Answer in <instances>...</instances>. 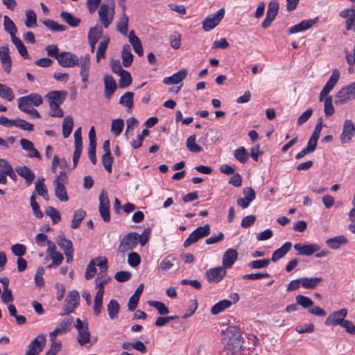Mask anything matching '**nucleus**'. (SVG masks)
Returning <instances> with one entry per match:
<instances>
[{"label":"nucleus","mask_w":355,"mask_h":355,"mask_svg":"<svg viewBox=\"0 0 355 355\" xmlns=\"http://www.w3.org/2000/svg\"><path fill=\"white\" fill-rule=\"evenodd\" d=\"M225 340V352L231 355L236 354L241 349V332L238 327H229L224 331Z\"/></svg>","instance_id":"1"},{"label":"nucleus","mask_w":355,"mask_h":355,"mask_svg":"<svg viewBox=\"0 0 355 355\" xmlns=\"http://www.w3.org/2000/svg\"><path fill=\"white\" fill-rule=\"evenodd\" d=\"M18 108L21 111H26L30 107H37L43 102L42 96L37 93H31L29 95L20 97L17 99Z\"/></svg>","instance_id":"2"},{"label":"nucleus","mask_w":355,"mask_h":355,"mask_svg":"<svg viewBox=\"0 0 355 355\" xmlns=\"http://www.w3.org/2000/svg\"><path fill=\"white\" fill-rule=\"evenodd\" d=\"M139 235L136 232H130L127 234L121 241L118 250L121 253H125L128 251L133 250L139 242Z\"/></svg>","instance_id":"3"},{"label":"nucleus","mask_w":355,"mask_h":355,"mask_svg":"<svg viewBox=\"0 0 355 355\" xmlns=\"http://www.w3.org/2000/svg\"><path fill=\"white\" fill-rule=\"evenodd\" d=\"M210 234V227L209 224L197 227L184 242V247L188 248L191 245L196 243L199 239L208 236Z\"/></svg>","instance_id":"4"},{"label":"nucleus","mask_w":355,"mask_h":355,"mask_svg":"<svg viewBox=\"0 0 355 355\" xmlns=\"http://www.w3.org/2000/svg\"><path fill=\"white\" fill-rule=\"evenodd\" d=\"M114 3L112 1V6L110 7L105 3L100 6L98 10L99 21L105 28H107L113 21L114 15Z\"/></svg>","instance_id":"5"},{"label":"nucleus","mask_w":355,"mask_h":355,"mask_svg":"<svg viewBox=\"0 0 355 355\" xmlns=\"http://www.w3.org/2000/svg\"><path fill=\"white\" fill-rule=\"evenodd\" d=\"M225 15V9L220 8L216 12L208 15L202 21V28L205 31H210L217 26Z\"/></svg>","instance_id":"6"},{"label":"nucleus","mask_w":355,"mask_h":355,"mask_svg":"<svg viewBox=\"0 0 355 355\" xmlns=\"http://www.w3.org/2000/svg\"><path fill=\"white\" fill-rule=\"evenodd\" d=\"M80 295L78 291H71L69 293L64 300L62 312L60 315H68L72 313L79 305Z\"/></svg>","instance_id":"7"},{"label":"nucleus","mask_w":355,"mask_h":355,"mask_svg":"<svg viewBox=\"0 0 355 355\" xmlns=\"http://www.w3.org/2000/svg\"><path fill=\"white\" fill-rule=\"evenodd\" d=\"M279 8V5L277 0H272L269 3L266 17L261 23L263 28L266 29L271 25L277 15Z\"/></svg>","instance_id":"8"},{"label":"nucleus","mask_w":355,"mask_h":355,"mask_svg":"<svg viewBox=\"0 0 355 355\" xmlns=\"http://www.w3.org/2000/svg\"><path fill=\"white\" fill-rule=\"evenodd\" d=\"M46 337L43 334L37 336L28 345L26 354L28 355H39L46 344Z\"/></svg>","instance_id":"9"},{"label":"nucleus","mask_w":355,"mask_h":355,"mask_svg":"<svg viewBox=\"0 0 355 355\" xmlns=\"http://www.w3.org/2000/svg\"><path fill=\"white\" fill-rule=\"evenodd\" d=\"M99 207L98 211L101 216L104 222L110 220V200L107 193L105 191H102L99 196Z\"/></svg>","instance_id":"10"},{"label":"nucleus","mask_w":355,"mask_h":355,"mask_svg":"<svg viewBox=\"0 0 355 355\" xmlns=\"http://www.w3.org/2000/svg\"><path fill=\"white\" fill-rule=\"evenodd\" d=\"M347 315V309H341L336 311H333L327 318L324 324L327 326H337L340 325L345 320Z\"/></svg>","instance_id":"11"},{"label":"nucleus","mask_w":355,"mask_h":355,"mask_svg":"<svg viewBox=\"0 0 355 355\" xmlns=\"http://www.w3.org/2000/svg\"><path fill=\"white\" fill-rule=\"evenodd\" d=\"M57 60L62 67H73L78 63V57L69 51H62Z\"/></svg>","instance_id":"12"},{"label":"nucleus","mask_w":355,"mask_h":355,"mask_svg":"<svg viewBox=\"0 0 355 355\" xmlns=\"http://www.w3.org/2000/svg\"><path fill=\"white\" fill-rule=\"evenodd\" d=\"M76 66L80 68V76L83 83H87L88 82L89 68H90V56L87 54L84 56L78 58V63Z\"/></svg>","instance_id":"13"},{"label":"nucleus","mask_w":355,"mask_h":355,"mask_svg":"<svg viewBox=\"0 0 355 355\" xmlns=\"http://www.w3.org/2000/svg\"><path fill=\"white\" fill-rule=\"evenodd\" d=\"M227 271L223 266H218L208 270L206 272V277L210 283H218L226 275Z\"/></svg>","instance_id":"14"},{"label":"nucleus","mask_w":355,"mask_h":355,"mask_svg":"<svg viewBox=\"0 0 355 355\" xmlns=\"http://www.w3.org/2000/svg\"><path fill=\"white\" fill-rule=\"evenodd\" d=\"M293 247L299 254L306 256H311L320 249V246L317 243L302 244L299 243L295 244Z\"/></svg>","instance_id":"15"},{"label":"nucleus","mask_w":355,"mask_h":355,"mask_svg":"<svg viewBox=\"0 0 355 355\" xmlns=\"http://www.w3.org/2000/svg\"><path fill=\"white\" fill-rule=\"evenodd\" d=\"M318 21V17L311 19L303 20L300 23L291 26L288 30V33L291 35L308 30L312 27Z\"/></svg>","instance_id":"16"},{"label":"nucleus","mask_w":355,"mask_h":355,"mask_svg":"<svg viewBox=\"0 0 355 355\" xmlns=\"http://www.w3.org/2000/svg\"><path fill=\"white\" fill-rule=\"evenodd\" d=\"M354 127L355 126L352 120H345L343 128V132L340 135V141L343 144L348 143L352 139Z\"/></svg>","instance_id":"17"},{"label":"nucleus","mask_w":355,"mask_h":355,"mask_svg":"<svg viewBox=\"0 0 355 355\" xmlns=\"http://www.w3.org/2000/svg\"><path fill=\"white\" fill-rule=\"evenodd\" d=\"M0 60L3 65V70L9 73L11 71L12 60L9 54L8 46L0 48Z\"/></svg>","instance_id":"18"},{"label":"nucleus","mask_w":355,"mask_h":355,"mask_svg":"<svg viewBox=\"0 0 355 355\" xmlns=\"http://www.w3.org/2000/svg\"><path fill=\"white\" fill-rule=\"evenodd\" d=\"M238 257V252L232 248L227 249L223 257V266L227 269L232 267Z\"/></svg>","instance_id":"19"},{"label":"nucleus","mask_w":355,"mask_h":355,"mask_svg":"<svg viewBox=\"0 0 355 355\" xmlns=\"http://www.w3.org/2000/svg\"><path fill=\"white\" fill-rule=\"evenodd\" d=\"M15 171L20 177L25 180L27 185H30L35 178L33 171L26 166H17Z\"/></svg>","instance_id":"20"},{"label":"nucleus","mask_w":355,"mask_h":355,"mask_svg":"<svg viewBox=\"0 0 355 355\" xmlns=\"http://www.w3.org/2000/svg\"><path fill=\"white\" fill-rule=\"evenodd\" d=\"M187 75V70L182 69L171 76L166 77L163 79V83L165 85L178 84L182 82Z\"/></svg>","instance_id":"21"},{"label":"nucleus","mask_w":355,"mask_h":355,"mask_svg":"<svg viewBox=\"0 0 355 355\" xmlns=\"http://www.w3.org/2000/svg\"><path fill=\"white\" fill-rule=\"evenodd\" d=\"M105 96L110 98L117 88L115 80L110 75L104 76Z\"/></svg>","instance_id":"22"},{"label":"nucleus","mask_w":355,"mask_h":355,"mask_svg":"<svg viewBox=\"0 0 355 355\" xmlns=\"http://www.w3.org/2000/svg\"><path fill=\"white\" fill-rule=\"evenodd\" d=\"M67 94L65 91H51L46 94V98L49 101V104L55 103L60 105L65 100Z\"/></svg>","instance_id":"23"},{"label":"nucleus","mask_w":355,"mask_h":355,"mask_svg":"<svg viewBox=\"0 0 355 355\" xmlns=\"http://www.w3.org/2000/svg\"><path fill=\"white\" fill-rule=\"evenodd\" d=\"M301 278L302 287L305 289H314L324 281L323 278L320 277Z\"/></svg>","instance_id":"24"},{"label":"nucleus","mask_w":355,"mask_h":355,"mask_svg":"<svg viewBox=\"0 0 355 355\" xmlns=\"http://www.w3.org/2000/svg\"><path fill=\"white\" fill-rule=\"evenodd\" d=\"M291 247L292 243L291 242H286L282 246H281L273 252L270 261L276 262L281 258L284 257L291 250Z\"/></svg>","instance_id":"25"},{"label":"nucleus","mask_w":355,"mask_h":355,"mask_svg":"<svg viewBox=\"0 0 355 355\" xmlns=\"http://www.w3.org/2000/svg\"><path fill=\"white\" fill-rule=\"evenodd\" d=\"M134 55L131 52L130 45L125 44L121 51L122 64L125 67H129L133 61Z\"/></svg>","instance_id":"26"},{"label":"nucleus","mask_w":355,"mask_h":355,"mask_svg":"<svg viewBox=\"0 0 355 355\" xmlns=\"http://www.w3.org/2000/svg\"><path fill=\"white\" fill-rule=\"evenodd\" d=\"M347 241H348L345 236L340 235L327 239L326 241V244L331 249L336 250L340 246L345 245Z\"/></svg>","instance_id":"27"},{"label":"nucleus","mask_w":355,"mask_h":355,"mask_svg":"<svg viewBox=\"0 0 355 355\" xmlns=\"http://www.w3.org/2000/svg\"><path fill=\"white\" fill-rule=\"evenodd\" d=\"M128 17L125 13L123 10L119 21L116 24V29L124 36L128 35Z\"/></svg>","instance_id":"28"},{"label":"nucleus","mask_w":355,"mask_h":355,"mask_svg":"<svg viewBox=\"0 0 355 355\" xmlns=\"http://www.w3.org/2000/svg\"><path fill=\"white\" fill-rule=\"evenodd\" d=\"M109 317L111 320L118 318L120 305L116 300H111L107 305Z\"/></svg>","instance_id":"29"},{"label":"nucleus","mask_w":355,"mask_h":355,"mask_svg":"<svg viewBox=\"0 0 355 355\" xmlns=\"http://www.w3.org/2000/svg\"><path fill=\"white\" fill-rule=\"evenodd\" d=\"M134 94L131 92H125L119 99V103L128 108V112H131L133 107Z\"/></svg>","instance_id":"30"},{"label":"nucleus","mask_w":355,"mask_h":355,"mask_svg":"<svg viewBox=\"0 0 355 355\" xmlns=\"http://www.w3.org/2000/svg\"><path fill=\"white\" fill-rule=\"evenodd\" d=\"M232 304V302L228 300H223L216 304H215L211 309V313L213 315H217L220 313V312L223 311L226 309H228L230 307Z\"/></svg>","instance_id":"31"},{"label":"nucleus","mask_w":355,"mask_h":355,"mask_svg":"<svg viewBox=\"0 0 355 355\" xmlns=\"http://www.w3.org/2000/svg\"><path fill=\"white\" fill-rule=\"evenodd\" d=\"M91 334L89 331L88 327H85L84 329L78 331L77 341L80 346H85L90 342Z\"/></svg>","instance_id":"32"},{"label":"nucleus","mask_w":355,"mask_h":355,"mask_svg":"<svg viewBox=\"0 0 355 355\" xmlns=\"http://www.w3.org/2000/svg\"><path fill=\"white\" fill-rule=\"evenodd\" d=\"M340 76V72L337 69H334L332 71V73L325 84L324 87L322 89L327 91V92H330L331 90L334 87L336 84L337 83Z\"/></svg>","instance_id":"33"},{"label":"nucleus","mask_w":355,"mask_h":355,"mask_svg":"<svg viewBox=\"0 0 355 355\" xmlns=\"http://www.w3.org/2000/svg\"><path fill=\"white\" fill-rule=\"evenodd\" d=\"M60 17L71 27H77L80 23L79 18L73 16L71 13L66 11L61 12Z\"/></svg>","instance_id":"34"},{"label":"nucleus","mask_w":355,"mask_h":355,"mask_svg":"<svg viewBox=\"0 0 355 355\" xmlns=\"http://www.w3.org/2000/svg\"><path fill=\"white\" fill-rule=\"evenodd\" d=\"M175 261H176L175 257L168 255L161 260L158 269L161 271H168L173 268Z\"/></svg>","instance_id":"35"},{"label":"nucleus","mask_w":355,"mask_h":355,"mask_svg":"<svg viewBox=\"0 0 355 355\" xmlns=\"http://www.w3.org/2000/svg\"><path fill=\"white\" fill-rule=\"evenodd\" d=\"M73 125V118L70 116H67L62 123V135L64 138H67L69 137L72 132Z\"/></svg>","instance_id":"36"},{"label":"nucleus","mask_w":355,"mask_h":355,"mask_svg":"<svg viewBox=\"0 0 355 355\" xmlns=\"http://www.w3.org/2000/svg\"><path fill=\"white\" fill-rule=\"evenodd\" d=\"M112 279L110 277H105V274H98L96 279V288L97 292H101V295L104 294V286Z\"/></svg>","instance_id":"37"},{"label":"nucleus","mask_w":355,"mask_h":355,"mask_svg":"<svg viewBox=\"0 0 355 355\" xmlns=\"http://www.w3.org/2000/svg\"><path fill=\"white\" fill-rule=\"evenodd\" d=\"M352 99L354 98L350 96L347 89L343 87L338 92L335 103L337 105H342Z\"/></svg>","instance_id":"38"},{"label":"nucleus","mask_w":355,"mask_h":355,"mask_svg":"<svg viewBox=\"0 0 355 355\" xmlns=\"http://www.w3.org/2000/svg\"><path fill=\"white\" fill-rule=\"evenodd\" d=\"M86 212L83 209H78L74 211L71 227L73 229L78 227L84 219Z\"/></svg>","instance_id":"39"},{"label":"nucleus","mask_w":355,"mask_h":355,"mask_svg":"<svg viewBox=\"0 0 355 355\" xmlns=\"http://www.w3.org/2000/svg\"><path fill=\"white\" fill-rule=\"evenodd\" d=\"M12 42L15 44L16 48L18 50L19 53L20 55L24 58H28V53L26 49V47L24 46L21 40L17 37H14L11 39Z\"/></svg>","instance_id":"40"},{"label":"nucleus","mask_w":355,"mask_h":355,"mask_svg":"<svg viewBox=\"0 0 355 355\" xmlns=\"http://www.w3.org/2000/svg\"><path fill=\"white\" fill-rule=\"evenodd\" d=\"M124 127V121L121 119H114L112 121L111 132L115 136H119L122 132Z\"/></svg>","instance_id":"41"},{"label":"nucleus","mask_w":355,"mask_h":355,"mask_svg":"<svg viewBox=\"0 0 355 355\" xmlns=\"http://www.w3.org/2000/svg\"><path fill=\"white\" fill-rule=\"evenodd\" d=\"M0 97L12 101L15 98V94L10 87L0 83Z\"/></svg>","instance_id":"42"},{"label":"nucleus","mask_w":355,"mask_h":355,"mask_svg":"<svg viewBox=\"0 0 355 355\" xmlns=\"http://www.w3.org/2000/svg\"><path fill=\"white\" fill-rule=\"evenodd\" d=\"M234 155L235 159L241 164H245L248 159V153L243 146L235 150Z\"/></svg>","instance_id":"43"},{"label":"nucleus","mask_w":355,"mask_h":355,"mask_svg":"<svg viewBox=\"0 0 355 355\" xmlns=\"http://www.w3.org/2000/svg\"><path fill=\"white\" fill-rule=\"evenodd\" d=\"M25 26L27 28H33L37 26V16L33 10H28L26 11Z\"/></svg>","instance_id":"44"},{"label":"nucleus","mask_w":355,"mask_h":355,"mask_svg":"<svg viewBox=\"0 0 355 355\" xmlns=\"http://www.w3.org/2000/svg\"><path fill=\"white\" fill-rule=\"evenodd\" d=\"M196 137L195 135H191L187 140V147L189 151L195 153L202 150L201 146L196 143Z\"/></svg>","instance_id":"45"},{"label":"nucleus","mask_w":355,"mask_h":355,"mask_svg":"<svg viewBox=\"0 0 355 355\" xmlns=\"http://www.w3.org/2000/svg\"><path fill=\"white\" fill-rule=\"evenodd\" d=\"M3 25L5 30L10 35L11 39L16 37L17 28L14 22L8 16H4Z\"/></svg>","instance_id":"46"},{"label":"nucleus","mask_w":355,"mask_h":355,"mask_svg":"<svg viewBox=\"0 0 355 355\" xmlns=\"http://www.w3.org/2000/svg\"><path fill=\"white\" fill-rule=\"evenodd\" d=\"M295 301L297 304L301 306L304 309H310L314 304L313 301L311 298L302 295H297L295 297Z\"/></svg>","instance_id":"47"},{"label":"nucleus","mask_w":355,"mask_h":355,"mask_svg":"<svg viewBox=\"0 0 355 355\" xmlns=\"http://www.w3.org/2000/svg\"><path fill=\"white\" fill-rule=\"evenodd\" d=\"M42 23L52 31H64L67 30L65 25L58 24L53 19H45L42 21Z\"/></svg>","instance_id":"48"},{"label":"nucleus","mask_w":355,"mask_h":355,"mask_svg":"<svg viewBox=\"0 0 355 355\" xmlns=\"http://www.w3.org/2000/svg\"><path fill=\"white\" fill-rule=\"evenodd\" d=\"M109 42L110 39L107 37L99 43L96 55L97 62H99L101 58L105 57Z\"/></svg>","instance_id":"49"},{"label":"nucleus","mask_w":355,"mask_h":355,"mask_svg":"<svg viewBox=\"0 0 355 355\" xmlns=\"http://www.w3.org/2000/svg\"><path fill=\"white\" fill-rule=\"evenodd\" d=\"M103 297V295H101V292H96L94 302V314L96 316L99 315L101 313Z\"/></svg>","instance_id":"50"},{"label":"nucleus","mask_w":355,"mask_h":355,"mask_svg":"<svg viewBox=\"0 0 355 355\" xmlns=\"http://www.w3.org/2000/svg\"><path fill=\"white\" fill-rule=\"evenodd\" d=\"M118 76H120L119 84L121 88H125L131 85L132 77L128 71H125Z\"/></svg>","instance_id":"51"},{"label":"nucleus","mask_w":355,"mask_h":355,"mask_svg":"<svg viewBox=\"0 0 355 355\" xmlns=\"http://www.w3.org/2000/svg\"><path fill=\"white\" fill-rule=\"evenodd\" d=\"M55 196L61 202H67L69 200L67 196V190L64 185L58 184L55 185Z\"/></svg>","instance_id":"52"},{"label":"nucleus","mask_w":355,"mask_h":355,"mask_svg":"<svg viewBox=\"0 0 355 355\" xmlns=\"http://www.w3.org/2000/svg\"><path fill=\"white\" fill-rule=\"evenodd\" d=\"M73 321V319L72 316L66 317L57 325L56 327H58L62 334H64L70 331Z\"/></svg>","instance_id":"53"},{"label":"nucleus","mask_w":355,"mask_h":355,"mask_svg":"<svg viewBox=\"0 0 355 355\" xmlns=\"http://www.w3.org/2000/svg\"><path fill=\"white\" fill-rule=\"evenodd\" d=\"M103 33L101 26H96L89 29L88 33V40L98 42Z\"/></svg>","instance_id":"54"},{"label":"nucleus","mask_w":355,"mask_h":355,"mask_svg":"<svg viewBox=\"0 0 355 355\" xmlns=\"http://www.w3.org/2000/svg\"><path fill=\"white\" fill-rule=\"evenodd\" d=\"M148 304L150 306L155 308L160 315H164L169 313L168 308L162 302L149 301Z\"/></svg>","instance_id":"55"},{"label":"nucleus","mask_w":355,"mask_h":355,"mask_svg":"<svg viewBox=\"0 0 355 355\" xmlns=\"http://www.w3.org/2000/svg\"><path fill=\"white\" fill-rule=\"evenodd\" d=\"M270 263V259H264L252 261L248 263V267L251 269H261L266 268Z\"/></svg>","instance_id":"56"},{"label":"nucleus","mask_w":355,"mask_h":355,"mask_svg":"<svg viewBox=\"0 0 355 355\" xmlns=\"http://www.w3.org/2000/svg\"><path fill=\"white\" fill-rule=\"evenodd\" d=\"M44 274V269L42 267H40L37 269L34 276L35 284L37 288H41L44 286V280L43 275Z\"/></svg>","instance_id":"57"},{"label":"nucleus","mask_w":355,"mask_h":355,"mask_svg":"<svg viewBox=\"0 0 355 355\" xmlns=\"http://www.w3.org/2000/svg\"><path fill=\"white\" fill-rule=\"evenodd\" d=\"M58 245L64 253L73 252V244L70 240L65 238H60L58 241Z\"/></svg>","instance_id":"58"},{"label":"nucleus","mask_w":355,"mask_h":355,"mask_svg":"<svg viewBox=\"0 0 355 355\" xmlns=\"http://www.w3.org/2000/svg\"><path fill=\"white\" fill-rule=\"evenodd\" d=\"M46 214L51 217L53 224H57L61 220L60 212L53 207H48Z\"/></svg>","instance_id":"59"},{"label":"nucleus","mask_w":355,"mask_h":355,"mask_svg":"<svg viewBox=\"0 0 355 355\" xmlns=\"http://www.w3.org/2000/svg\"><path fill=\"white\" fill-rule=\"evenodd\" d=\"M31 200V206L32 207V210L33 212V215L38 218H41L43 217V212L40 210L39 204L36 202L35 197L34 195H32L30 198Z\"/></svg>","instance_id":"60"},{"label":"nucleus","mask_w":355,"mask_h":355,"mask_svg":"<svg viewBox=\"0 0 355 355\" xmlns=\"http://www.w3.org/2000/svg\"><path fill=\"white\" fill-rule=\"evenodd\" d=\"M49 256L52 259V263L47 266L48 268H51L60 266L64 259L63 255L58 252H53V254H49Z\"/></svg>","instance_id":"61"},{"label":"nucleus","mask_w":355,"mask_h":355,"mask_svg":"<svg viewBox=\"0 0 355 355\" xmlns=\"http://www.w3.org/2000/svg\"><path fill=\"white\" fill-rule=\"evenodd\" d=\"M113 163V157L111 153H104L102 156V164L105 167V170L108 173H112V165Z\"/></svg>","instance_id":"62"},{"label":"nucleus","mask_w":355,"mask_h":355,"mask_svg":"<svg viewBox=\"0 0 355 355\" xmlns=\"http://www.w3.org/2000/svg\"><path fill=\"white\" fill-rule=\"evenodd\" d=\"M50 111L49 115L53 117H62L64 115L63 111L60 107V105L53 103L49 104Z\"/></svg>","instance_id":"63"},{"label":"nucleus","mask_w":355,"mask_h":355,"mask_svg":"<svg viewBox=\"0 0 355 355\" xmlns=\"http://www.w3.org/2000/svg\"><path fill=\"white\" fill-rule=\"evenodd\" d=\"M324 114L327 116H331L334 113V107L332 105V97L327 96L324 99Z\"/></svg>","instance_id":"64"}]
</instances>
